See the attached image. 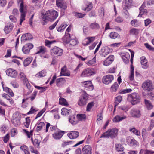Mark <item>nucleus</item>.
<instances>
[{"label": "nucleus", "mask_w": 154, "mask_h": 154, "mask_svg": "<svg viewBox=\"0 0 154 154\" xmlns=\"http://www.w3.org/2000/svg\"><path fill=\"white\" fill-rule=\"evenodd\" d=\"M119 88V85L117 82H115L110 88V91L111 92H116Z\"/></svg>", "instance_id": "obj_37"}, {"label": "nucleus", "mask_w": 154, "mask_h": 154, "mask_svg": "<svg viewBox=\"0 0 154 154\" xmlns=\"http://www.w3.org/2000/svg\"><path fill=\"white\" fill-rule=\"evenodd\" d=\"M47 72L45 70H42L36 74L35 76L36 77L40 78L45 76Z\"/></svg>", "instance_id": "obj_39"}, {"label": "nucleus", "mask_w": 154, "mask_h": 154, "mask_svg": "<svg viewBox=\"0 0 154 154\" xmlns=\"http://www.w3.org/2000/svg\"><path fill=\"white\" fill-rule=\"evenodd\" d=\"M142 87L144 90L147 92L150 91L154 88L152 82L149 80L145 81L142 84Z\"/></svg>", "instance_id": "obj_5"}, {"label": "nucleus", "mask_w": 154, "mask_h": 154, "mask_svg": "<svg viewBox=\"0 0 154 154\" xmlns=\"http://www.w3.org/2000/svg\"><path fill=\"white\" fill-rule=\"evenodd\" d=\"M69 122L72 125H75L78 123V120L74 116H71L69 119Z\"/></svg>", "instance_id": "obj_38"}, {"label": "nucleus", "mask_w": 154, "mask_h": 154, "mask_svg": "<svg viewBox=\"0 0 154 154\" xmlns=\"http://www.w3.org/2000/svg\"><path fill=\"white\" fill-rule=\"evenodd\" d=\"M37 93V91H34L32 96L29 97L31 101H32L35 98Z\"/></svg>", "instance_id": "obj_63"}, {"label": "nucleus", "mask_w": 154, "mask_h": 154, "mask_svg": "<svg viewBox=\"0 0 154 154\" xmlns=\"http://www.w3.org/2000/svg\"><path fill=\"white\" fill-rule=\"evenodd\" d=\"M153 152L152 151L141 149L140 150L139 153L140 154H153Z\"/></svg>", "instance_id": "obj_54"}, {"label": "nucleus", "mask_w": 154, "mask_h": 154, "mask_svg": "<svg viewBox=\"0 0 154 154\" xmlns=\"http://www.w3.org/2000/svg\"><path fill=\"white\" fill-rule=\"evenodd\" d=\"M20 148L24 152L25 154H30L28 148L27 146L26 145L22 146L20 147Z\"/></svg>", "instance_id": "obj_47"}, {"label": "nucleus", "mask_w": 154, "mask_h": 154, "mask_svg": "<svg viewBox=\"0 0 154 154\" xmlns=\"http://www.w3.org/2000/svg\"><path fill=\"white\" fill-rule=\"evenodd\" d=\"M14 116V114L12 122L15 126H17L20 124V117H15Z\"/></svg>", "instance_id": "obj_22"}, {"label": "nucleus", "mask_w": 154, "mask_h": 154, "mask_svg": "<svg viewBox=\"0 0 154 154\" xmlns=\"http://www.w3.org/2000/svg\"><path fill=\"white\" fill-rule=\"evenodd\" d=\"M32 57H28L26 58L23 62L24 65L25 66H27L31 63L32 61Z\"/></svg>", "instance_id": "obj_46"}, {"label": "nucleus", "mask_w": 154, "mask_h": 154, "mask_svg": "<svg viewBox=\"0 0 154 154\" xmlns=\"http://www.w3.org/2000/svg\"><path fill=\"white\" fill-rule=\"evenodd\" d=\"M71 39V37L70 34H65V35L62 38L63 43L65 44L69 43Z\"/></svg>", "instance_id": "obj_26"}, {"label": "nucleus", "mask_w": 154, "mask_h": 154, "mask_svg": "<svg viewBox=\"0 0 154 154\" xmlns=\"http://www.w3.org/2000/svg\"><path fill=\"white\" fill-rule=\"evenodd\" d=\"M138 32L139 30L138 29L133 28L130 30V32L131 34L136 35L138 34Z\"/></svg>", "instance_id": "obj_55"}, {"label": "nucleus", "mask_w": 154, "mask_h": 154, "mask_svg": "<svg viewBox=\"0 0 154 154\" xmlns=\"http://www.w3.org/2000/svg\"><path fill=\"white\" fill-rule=\"evenodd\" d=\"M88 94L84 91L78 101V104L80 106H85L88 102Z\"/></svg>", "instance_id": "obj_6"}, {"label": "nucleus", "mask_w": 154, "mask_h": 154, "mask_svg": "<svg viewBox=\"0 0 154 154\" xmlns=\"http://www.w3.org/2000/svg\"><path fill=\"white\" fill-rule=\"evenodd\" d=\"M82 85L86 88V90L89 91L92 90L94 87L91 81H88L81 82Z\"/></svg>", "instance_id": "obj_10"}, {"label": "nucleus", "mask_w": 154, "mask_h": 154, "mask_svg": "<svg viewBox=\"0 0 154 154\" xmlns=\"http://www.w3.org/2000/svg\"><path fill=\"white\" fill-rule=\"evenodd\" d=\"M30 118L29 117H27L26 118V122L24 123V125L25 126L28 128L29 127L30 124Z\"/></svg>", "instance_id": "obj_59"}, {"label": "nucleus", "mask_w": 154, "mask_h": 154, "mask_svg": "<svg viewBox=\"0 0 154 154\" xmlns=\"http://www.w3.org/2000/svg\"><path fill=\"white\" fill-rule=\"evenodd\" d=\"M33 46L32 44H26L23 47L22 51L24 54H28L29 53L30 50L33 48Z\"/></svg>", "instance_id": "obj_11"}, {"label": "nucleus", "mask_w": 154, "mask_h": 154, "mask_svg": "<svg viewBox=\"0 0 154 154\" xmlns=\"http://www.w3.org/2000/svg\"><path fill=\"white\" fill-rule=\"evenodd\" d=\"M89 27L92 29H97L99 28L100 26L98 24L95 22L91 24Z\"/></svg>", "instance_id": "obj_40"}, {"label": "nucleus", "mask_w": 154, "mask_h": 154, "mask_svg": "<svg viewBox=\"0 0 154 154\" xmlns=\"http://www.w3.org/2000/svg\"><path fill=\"white\" fill-rule=\"evenodd\" d=\"M33 38L32 36L30 33H27L22 35L21 39L23 40H30Z\"/></svg>", "instance_id": "obj_29"}, {"label": "nucleus", "mask_w": 154, "mask_h": 154, "mask_svg": "<svg viewBox=\"0 0 154 154\" xmlns=\"http://www.w3.org/2000/svg\"><path fill=\"white\" fill-rule=\"evenodd\" d=\"M112 50L107 46L102 47L100 51V54L102 57H105L112 51Z\"/></svg>", "instance_id": "obj_8"}, {"label": "nucleus", "mask_w": 154, "mask_h": 154, "mask_svg": "<svg viewBox=\"0 0 154 154\" xmlns=\"http://www.w3.org/2000/svg\"><path fill=\"white\" fill-rule=\"evenodd\" d=\"M127 99L129 101L132 105H134L137 104L140 102V97L137 93H134L128 95Z\"/></svg>", "instance_id": "obj_3"}, {"label": "nucleus", "mask_w": 154, "mask_h": 154, "mask_svg": "<svg viewBox=\"0 0 154 154\" xmlns=\"http://www.w3.org/2000/svg\"><path fill=\"white\" fill-rule=\"evenodd\" d=\"M66 26L67 25H66L62 24L60 26L57 27V30L58 32H62L64 30Z\"/></svg>", "instance_id": "obj_50"}, {"label": "nucleus", "mask_w": 154, "mask_h": 154, "mask_svg": "<svg viewBox=\"0 0 154 154\" xmlns=\"http://www.w3.org/2000/svg\"><path fill=\"white\" fill-rule=\"evenodd\" d=\"M118 130L116 128L108 129L106 132L104 133L100 137V138H106L113 139L117 135Z\"/></svg>", "instance_id": "obj_2"}, {"label": "nucleus", "mask_w": 154, "mask_h": 154, "mask_svg": "<svg viewBox=\"0 0 154 154\" xmlns=\"http://www.w3.org/2000/svg\"><path fill=\"white\" fill-rule=\"evenodd\" d=\"M65 132L62 131H58L52 134L53 137L55 139H60L64 134Z\"/></svg>", "instance_id": "obj_15"}, {"label": "nucleus", "mask_w": 154, "mask_h": 154, "mask_svg": "<svg viewBox=\"0 0 154 154\" xmlns=\"http://www.w3.org/2000/svg\"><path fill=\"white\" fill-rule=\"evenodd\" d=\"M96 57H94L92 60H90L87 63V65L89 66H94L96 63Z\"/></svg>", "instance_id": "obj_53"}, {"label": "nucleus", "mask_w": 154, "mask_h": 154, "mask_svg": "<svg viewBox=\"0 0 154 154\" xmlns=\"http://www.w3.org/2000/svg\"><path fill=\"white\" fill-rule=\"evenodd\" d=\"M94 106L93 102H91L89 103L87 106L86 110L87 111H90L91 109Z\"/></svg>", "instance_id": "obj_57"}, {"label": "nucleus", "mask_w": 154, "mask_h": 154, "mask_svg": "<svg viewBox=\"0 0 154 154\" xmlns=\"http://www.w3.org/2000/svg\"><path fill=\"white\" fill-rule=\"evenodd\" d=\"M132 90L131 89H124L122 90H120L119 93L121 94H123L126 93H128L130 92Z\"/></svg>", "instance_id": "obj_61"}, {"label": "nucleus", "mask_w": 154, "mask_h": 154, "mask_svg": "<svg viewBox=\"0 0 154 154\" xmlns=\"http://www.w3.org/2000/svg\"><path fill=\"white\" fill-rule=\"evenodd\" d=\"M144 102L147 109L150 110L153 108V106L149 100L145 99Z\"/></svg>", "instance_id": "obj_28"}, {"label": "nucleus", "mask_w": 154, "mask_h": 154, "mask_svg": "<svg viewBox=\"0 0 154 154\" xmlns=\"http://www.w3.org/2000/svg\"><path fill=\"white\" fill-rule=\"evenodd\" d=\"M45 123L43 122H40L39 123L36 129V131L38 132L42 129V128L45 126Z\"/></svg>", "instance_id": "obj_42"}, {"label": "nucleus", "mask_w": 154, "mask_h": 154, "mask_svg": "<svg viewBox=\"0 0 154 154\" xmlns=\"http://www.w3.org/2000/svg\"><path fill=\"white\" fill-rule=\"evenodd\" d=\"M58 16V13L53 9L48 10L43 15L44 20L47 22L48 21H53L55 20Z\"/></svg>", "instance_id": "obj_1"}, {"label": "nucleus", "mask_w": 154, "mask_h": 154, "mask_svg": "<svg viewBox=\"0 0 154 154\" xmlns=\"http://www.w3.org/2000/svg\"><path fill=\"white\" fill-rule=\"evenodd\" d=\"M13 27V24L12 23H8L4 29L5 32L7 34L9 33L12 30Z\"/></svg>", "instance_id": "obj_20"}, {"label": "nucleus", "mask_w": 154, "mask_h": 154, "mask_svg": "<svg viewBox=\"0 0 154 154\" xmlns=\"http://www.w3.org/2000/svg\"><path fill=\"white\" fill-rule=\"evenodd\" d=\"M77 118L79 121H84L86 119V116L85 114H78L77 115Z\"/></svg>", "instance_id": "obj_43"}, {"label": "nucleus", "mask_w": 154, "mask_h": 154, "mask_svg": "<svg viewBox=\"0 0 154 154\" xmlns=\"http://www.w3.org/2000/svg\"><path fill=\"white\" fill-rule=\"evenodd\" d=\"M126 118V116H124L122 117H120L119 115H117L114 118L112 121L114 122H116L121 121Z\"/></svg>", "instance_id": "obj_31"}, {"label": "nucleus", "mask_w": 154, "mask_h": 154, "mask_svg": "<svg viewBox=\"0 0 154 154\" xmlns=\"http://www.w3.org/2000/svg\"><path fill=\"white\" fill-rule=\"evenodd\" d=\"M2 83L4 91L9 94L11 97L13 96H14V94L12 90L8 87H4V85L2 84Z\"/></svg>", "instance_id": "obj_30"}, {"label": "nucleus", "mask_w": 154, "mask_h": 154, "mask_svg": "<svg viewBox=\"0 0 154 154\" xmlns=\"http://www.w3.org/2000/svg\"><path fill=\"white\" fill-rule=\"evenodd\" d=\"M20 77L23 81V84L29 90V94L32 91V89L31 88L30 85L24 73L21 72L20 73Z\"/></svg>", "instance_id": "obj_4"}, {"label": "nucleus", "mask_w": 154, "mask_h": 154, "mask_svg": "<svg viewBox=\"0 0 154 154\" xmlns=\"http://www.w3.org/2000/svg\"><path fill=\"white\" fill-rule=\"evenodd\" d=\"M59 103L60 104L64 106H67L68 105V103L66 100L62 98L61 96H60L59 98Z\"/></svg>", "instance_id": "obj_41"}, {"label": "nucleus", "mask_w": 154, "mask_h": 154, "mask_svg": "<svg viewBox=\"0 0 154 154\" xmlns=\"http://www.w3.org/2000/svg\"><path fill=\"white\" fill-rule=\"evenodd\" d=\"M130 114L133 117L139 118L141 116L140 111L136 109H133L130 112Z\"/></svg>", "instance_id": "obj_14"}, {"label": "nucleus", "mask_w": 154, "mask_h": 154, "mask_svg": "<svg viewBox=\"0 0 154 154\" xmlns=\"http://www.w3.org/2000/svg\"><path fill=\"white\" fill-rule=\"evenodd\" d=\"M17 2L19 5H20V11H22L23 9L25 8L23 5V0H17Z\"/></svg>", "instance_id": "obj_49"}, {"label": "nucleus", "mask_w": 154, "mask_h": 154, "mask_svg": "<svg viewBox=\"0 0 154 154\" xmlns=\"http://www.w3.org/2000/svg\"><path fill=\"white\" fill-rule=\"evenodd\" d=\"M109 36L112 39H115L116 38H119L120 36L117 33L115 32H112L110 33Z\"/></svg>", "instance_id": "obj_44"}, {"label": "nucleus", "mask_w": 154, "mask_h": 154, "mask_svg": "<svg viewBox=\"0 0 154 154\" xmlns=\"http://www.w3.org/2000/svg\"><path fill=\"white\" fill-rule=\"evenodd\" d=\"M125 4L123 5V9H126L130 7L132 3V0H125Z\"/></svg>", "instance_id": "obj_34"}, {"label": "nucleus", "mask_w": 154, "mask_h": 154, "mask_svg": "<svg viewBox=\"0 0 154 154\" xmlns=\"http://www.w3.org/2000/svg\"><path fill=\"white\" fill-rule=\"evenodd\" d=\"M122 100V97L121 96H119L116 97L115 100V106H116Z\"/></svg>", "instance_id": "obj_52"}, {"label": "nucleus", "mask_w": 154, "mask_h": 154, "mask_svg": "<svg viewBox=\"0 0 154 154\" xmlns=\"http://www.w3.org/2000/svg\"><path fill=\"white\" fill-rule=\"evenodd\" d=\"M46 51V48L44 47L41 46L38 48V51L36 54L41 53L43 54Z\"/></svg>", "instance_id": "obj_45"}, {"label": "nucleus", "mask_w": 154, "mask_h": 154, "mask_svg": "<svg viewBox=\"0 0 154 154\" xmlns=\"http://www.w3.org/2000/svg\"><path fill=\"white\" fill-rule=\"evenodd\" d=\"M92 148L89 145L85 146L82 149L83 154H91Z\"/></svg>", "instance_id": "obj_19"}, {"label": "nucleus", "mask_w": 154, "mask_h": 154, "mask_svg": "<svg viewBox=\"0 0 154 154\" xmlns=\"http://www.w3.org/2000/svg\"><path fill=\"white\" fill-rule=\"evenodd\" d=\"M62 112L61 114L63 115H69L71 113V111L70 109H67L66 108H63L61 109Z\"/></svg>", "instance_id": "obj_36"}, {"label": "nucleus", "mask_w": 154, "mask_h": 154, "mask_svg": "<svg viewBox=\"0 0 154 154\" xmlns=\"http://www.w3.org/2000/svg\"><path fill=\"white\" fill-rule=\"evenodd\" d=\"M150 93H148V95L150 97L151 99L154 100V88L152 89V90L150 91Z\"/></svg>", "instance_id": "obj_60"}, {"label": "nucleus", "mask_w": 154, "mask_h": 154, "mask_svg": "<svg viewBox=\"0 0 154 154\" xmlns=\"http://www.w3.org/2000/svg\"><path fill=\"white\" fill-rule=\"evenodd\" d=\"M131 24L134 27H137L140 25V23L136 19L132 20L131 22Z\"/></svg>", "instance_id": "obj_48"}, {"label": "nucleus", "mask_w": 154, "mask_h": 154, "mask_svg": "<svg viewBox=\"0 0 154 154\" xmlns=\"http://www.w3.org/2000/svg\"><path fill=\"white\" fill-rule=\"evenodd\" d=\"M132 137H127L126 140L127 142L128 143V144L130 145L131 146H132V142L133 141Z\"/></svg>", "instance_id": "obj_64"}, {"label": "nucleus", "mask_w": 154, "mask_h": 154, "mask_svg": "<svg viewBox=\"0 0 154 154\" xmlns=\"http://www.w3.org/2000/svg\"><path fill=\"white\" fill-rule=\"evenodd\" d=\"M33 144L37 146H38L40 143V141L38 139H35L34 141L32 140Z\"/></svg>", "instance_id": "obj_62"}, {"label": "nucleus", "mask_w": 154, "mask_h": 154, "mask_svg": "<svg viewBox=\"0 0 154 154\" xmlns=\"http://www.w3.org/2000/svg\"><path fill=\"white\" fill-rule=\"evenodd\" d=\"M134 69L133 65H131V72L130 75L129 76V79L131 81H133L134 79Z\"/></svg>", "instance_id": "obj_35"}, {"label": "nucleus", "mask_w": 154, "mask_h": 154, "mask_svg": "<svg viewBox=\"0 0 154 154\" xmlns=\"http://www.w3.org/2000/svg\"><path fill=\"white\" fill-rule=\"evenodd\" d=\"M92 4L91 3L87 5L86 8H83L82 9L85 11H88L92 9Z\"/></svg>", "instance_id": "obj_56"}, {"label": "nucleus", "mask_w": 154, "mask_h": 154, "mask_svg": "<svg viewBox=\"0 0 154 154\" xmlns=\"http://www.w3.org/2000/svg\"><path fill=\"white\" fill-rule=\"evenodd\" d=\"M50 126V130L53 131L55 130L57 128V126H53L51 125L49 123H47L46 124L45 131L46 132L48 131L49 127Z\"/></svg>", "instance_id": "obj_32"}, {"label": "nucleus", "mask_w": 154, "mask_h": 154, "mask_svg": "<svg viewBox=\"0 0 154 154\" xmlns=\"http://www.w3.org/2000/svg\"><path fill=\"white\" fill-rule=\"evenodd\" d=\"M114 77L112 75H108L103 77L102 81L104 84L108 85L111 83Z\"/></svg>", "instance_id": "obj_13"}, {"label": "nucleus", "mask_w": 154, "mask_h": 154, "mask_svg": "<svg viewBox=\"0 0 154 154\" xmlns=\"http://www.w3.org/2000/svg\"><path fill=\"white\" fill-rule=\"evenodd\" d=\"M69 43L70 45L74 46L78 43V41L77 40L75 39L72 38L70 40Z\"/></svg>", "instance_id": "obj_58"}, {"label": "nucleus", "mask_w": 154, "mask_h": 154, "mask_svg": "<svg viewBox=\"0 0 154 154\" xmlns=\"http://www.w3.org/2000/svg\"><path fill=\"white\" fill-rule=\"evenodd\" d=\"M115 148L117 151L119 152H124L125 149L123 146L121 144L118 143L115 144Z\"/></svg>", "instance_id": "obj_21"}, {"label": "nucleus", "mask_w": 154, "mask_h": 154, "mask_svg": "<svg viewBox=\"0 0 154 154\" xmlns=\"http://www.w3.org/2000/svg\"><path fill=\"white\" fill-rule=\"evenodd\" d=\"M129 131L137 136H139L141 135L140 131L136 129L135 128H130Z\"/></svg>", "instance_id": "obj_33"}, {"label": "nucleus", "mask_w": 154, "mask_h": 154, "mask_svg": "<svg viewBox=\"0 0 154 154\" xmlns=\"http://www.w3.org/2000/svg\"><path fill=\"white\" fill-rule=\"evenodd\" d=\"M79 134L77 131H71L70 133H68L67 135L71 139H74L77 138L79 136Z\"/></svg>", "instance_id": "obj_23"}, {"label": "nucleus", "mask_w": 154, "mask_h": 154, "mask_svg": "<svg viewBox=\"0 0 154 154\" xmlns=\"http://www.w3.org/2000/svg\"><path fill=\"white\" fill-rule=\"evenodd\" d=\"M102 114L100 113L97 116V122L98 124H100L102 123L103 120Z\"/></svg>", "instance_id": "obj_51"}, {"label": "nucleus", "mask_w": 154, "mask_h": 154, "mask_svg": "<svg viewBox=\"0 0 154 154\" xmlns=\"http://www.w3.org/2000/svg\"><path fill=\"white\" fill-rule=\"evenodd\" d=\"M6 73L8 75L12 78H15L17 75V71L12 68H9L7 69Z\"/></svg>", "instance_id": "obj_12"}, {"label": "nucleus", "mask_w": 154, "mask_h": 154, "mask_svg": "<svg viewBox=\"0 0 154 154\" xmlns=\"http://www.w3.org/2000/svg\"><path fill=\"white\" fill-rule=\"evenodd\" d=\"M20 12L21 13L20 18V24L21 25L22 22L25 19V17L26 14L25 8L23 9L22 11L21 12L20 11Z\"/></svg>", "instance_id": "obj_27"}, {"label": "nucleus", "mask_w": 154, "mask_h": 154, "mask_svg": "<svg viewBox=\"0 0 154 154\" xmlns=\"http://www.w3.org/2000/svg\"><path fill=\"white\" fill-rule=\"evenodd\" d=\"M145 7V2H144L139 8L140 13L138 17H141L143 14H146L147 13V10L144 9Z\"/></svg>", "instance_id": "obj_24"}, {"label": "nucleus", "mask_w": 154, "mask_h": 154, "mask_svg": "<svg viewBox=\"0 0 154 154\" xmlns=\"http://www.w3.org/2000/svg\"><path fill=\"white\" fill-rule=\"evenodd\" d=\"M141 63L143 68L146 69L148 66L147 60L144 57H142L141 58Z\"/></svg>", "instance_id": "obj_25"}, {"label": "nucleus", "mask_w": 154, "mask_h": 154, "mask_svg": "<svg viewBox=\"0 0 154 154\" xmlns=\"http://www.w3.org/2000/svg\"><path fill=\"white\" fill-rule=\"evenodd\" d=\"M95 74L93 70L90 68H87L84 70L81 75L82 77L90 76Z\"/></svg>", "instance_id": "obj_9"}, {"label": "nucleus", "mask_w": 154, "mask_h": 154, "mask_svg": "<svg viewBox=\"0 0 154 154\" xmlns=\"http://www.w3.org/2000/svg\"><path fill=\"white\" fill-rule=\"evenodd\" d=\"M95 39V37H87L83 41L82 44L84 46H86L94 41Z\"/></svg>", "instance_id": "obj_18"}, {"label": "nucleus", "mask_w": 154, "mask_h": 154, "mask_svg": "<svg viewBox=\"0 0 154 154\" xmlns=\"http://www.w3.org/2000/svg\"><path fill=\"white\" fill-rule=\"evenodd\" d=\"M122 58L124 63L125 64H127L129 62V59L130 58L129 54L127 52L122 53Z\"/></svg>", "instance_id": "obj_17"}, {"label": "nucleus", "mask_w": 154, "mask_h": 154, "mask_svg": "<svg viewBox=\"0 0 154 154\" xmlns=\"http://www.w3.org/2000/svg\"><path fill=\"white\" fill-rule=\"evenodd\" d=\"M114 60V56L113 55H111L109 56L106 60L103 62L104 65L108 66Z\"/></svg>", "instance_id": "obj_16"}, {"label": "nucleus", "mask_w": 154, "mask_h": 154, "mask_svg": "<svg viewBox=\"0 0 154 154\" xmlns=\"http://www.w3.org/2000/svg\"><path fill=\"white\" fill-rule=\"evenodd\" d=\"M50 51L51 55L60 56L63 54V49L59 47L55 46L53 48L51 49Z\"/></svg>", "instance_id": "obj_7"}]
</instances>
